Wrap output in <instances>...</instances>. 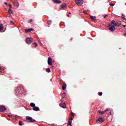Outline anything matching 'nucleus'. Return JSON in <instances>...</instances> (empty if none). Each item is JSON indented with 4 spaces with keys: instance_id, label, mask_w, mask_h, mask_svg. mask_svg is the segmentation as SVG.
<instances>
[{
    "instance_id": "nucleus-20",
    "label": "nucleus",
    "mask_w": 126,
    "mask_h": 126,
    "mask_svg": "<svg viewBox=\"0 0 126 126\" xmlns=\"http://www.w3.org/2000/svg\"><path fill=\"white\" fill-rule=\"evenodd\" d=\"M62 8H65L66 7V4H63L61 5Z\"/></svg>"
},
{
    "instance_id": "nucleus-7",
    "label": "nucleus",
    "mask_w": 126,
    "mask_h": 126,
    "mask_svg": "<svg viewBox=\"0 0 126 126\" xmlns=\"http://www.w3.org/2000/svg\"><path fill=\"white\" fill-rule=\"evenodd\" d=\"M48 64L49 65H52L53 64V61L52 60V58H51V57L48 58Z\"/></svg>"
},
{
    "instance_id": "nucleus-33",
    "label": "nucleus",
    "mask_w": 126,
    "mask_h": 126,
    "mask_svg": "<svg viewBox=\"0 0 126 126\" xmlns=\"http://www.w3.org/2000/svg\"><path fill=\"white\" fill-rule=\"evenodd\" d=\"M31 22H33V20L32 19H31L30 21H29V23H31Z\"/></svg>"
},
{
    "instance_id": "nucleus-37",
    "label": "nucleus",
    "mask_w": 126,
    "mask_h": 126,
    "mask_svg": "<svg viewBox=\"0 0 126 126\" xmlns=\"http://www.w3.org/2000/svg\"><path fill=\"white\" fill-rule=\"evenodd\" d=\"M110 115H111V116H113V115H114V113L112 112L111 111H110Z\"/></svg>"
},
{
    "instance_id": "nucleus-45",
    "label": "nucleus",
    "mask_w": 126,
    "mask_h": 126,
    "mask_svg": "<svg viewBox=\"0 0 126 126\" xmlns=\"http://www.w3.org/2000/svg\"><path fill=\"white\" fill-rule=\"evenodd\" d=\"M124 35H125V36H126V32L124 34Z\"/></svg>"
},
{
    "instance_id": "nucleus-17",
    "label": "nucleus",
    "mask_w": 126,
    "mask_h": 126,
    "mask_svg": "<svg viewBox=\"0 0 126 126\" xmlns=\"http://www.w3.org/2000/svg\"><path fill=\"white\" fill-rule=\"evenodd\" d=\"M54 2H56V3H61L62 2V1L60 0H54Z\"/></svg>"
},
{
    "instance_id": "nucleus-32",
    "label": "nucleus",
    "mask_w": 126,
    "mask_h": 126,
    "mask_svg": "<svg viewBox=\"0 0 126 126\" xmlns=\"http://www.w3.org/2000/svg\"><path fill=\"white\" fill-rule=\"evenodd\" d=\"M9 7H10V8H11L12 7V5H11V4H9Z\"/></svg>"
},
{
    "instance_id": "nucleus-8",
    "label": "nucleus",
    "mask_w": 126,
    "mask_h": 126,
    "mask_svg": "<svg viewBox=\"0 0 126 126\" xmlns=\"http://www.w3.org/2000/svg\"><path fill=\"white\" fill-rule=\"evenodd\" d=\"M59 105L62 107L63 108V109H65L66 105H65V103L63 102H62V103H61Z\"/></svg>"
},
{
    "instance_id": "nucleus-34",
    "label": "nucleus",
    "mask_w": 126,
    "mask_h": 126,
    "mask_svg": "<svg viewBox=\"0 0 126 126\" xmlns=\"http://www.w3.org/2000/svg\"><path fill=\"white\" fill-rule=\"evenodd\" d=\"M74 115V113L73 112H71V117H73Z\"/></svg>"
},
{
    "instance_id": "nucleus-4",
    "label": "nucleus",
    "mask_w": 126,
    "mask_h": 126,
    "mask_svg": "<svg viewBox=\"0 0 126 126\" xmlns=\"http://www.w3.org/2000/svg\"><path fill=\"white\" fill-rule=\"evenodd\" d=\"M75 2L77 5H82L83 4V0H75Z\"/></svg>"
},
{
    "instance_id": "nucleus-5",
    "label": "nucleus",
    "mask_w": 126,
    "mask_h": 126,
    "mask_svg": "<svg viewBox=\"0 0 126 126\" xmlns=\"http://www.w3.org/2000/svg\"><path fill=\"white\" fill-rule=\"evenodd\" d=\"M12 2H13V5L14 6L15 8H17V7H18V6H19V4L18 2L15 1V0H12Z\"/></svg>"
},
{
    "instance_id": "nucleus-18",
    "label": "nucleus",
    "mask_w": 126,
    "mask_h": 126,
    "mask_svg": "<svg viewBox=\"0 0 126 126\" xmlns=\"http://www.w3.org/2000/svg\"><path fill=\"white\" fill-rule=\"evenodd\" d=\"M99 114H101V115H103L106 113V111H98Z\"/></svg>"
},
{
    "instance_id": "nucleus-11",
    "label": "nucleus",
    "mask_w": 126,
    "mask_h": 126,
    "mask_svg": "<svg viewBox=\"0 0 126 126\" xmlns=\"http://www.w3.org/2000/svg\"><path fill=\"white\" fill-rule=\"evenodd\" d=\"M109 30L112 31V32L116 30V28H115V25L112 26L110 28H109Z\"/></svg>"
},
{
    "instance_id": "nucleus-27",
    "label": "nucleus",
    "mask_w": 126,
    "mask_h": 126,
    "mask_svg": "<svg viewBox=\"0 0 126 126\" xmlns=\"http://www.w3.org/2000/svg\"><path fill=\"white\" fill-rule=\"evenodd\" d=\"M23 124V122H22V121H19V126H22Z\"/></svg>"
},
{
    "instance_id": "nucleus-2",
    "label": "nucleus",
    "mask_w": 126,
    "mask_h": 126,
    "mask_svg": "<svg viewBox=\"0 0 126 126\" xmlns=\"http://www.w3.org/2000/svg\"><path fill=\"white\" fill-rule=\"evenodd\" d=\"M26 118H27V122L28 123H34L36 122L35 120L33 119V118H32V117L30 116H27Z\"/></svg>"
},
{
    "instance_id": "nucleus-13",
    "label": "nucleus",
    "mask_w": 126,
    "mask_h": 126,
    "mask_svg": "<svg viewBox=\"0 0 126 126\" xmlns=\"http://www.w3.org/2000/svg\"><path fill=\"white\" fill-rule=\"evenodd\" d=\"M1 71L5 72V68L4 67H0V72H1Z\"/></svg>"
},
{
    "instance_id": "nucleus-19",
    "label": "nucleus",
    "mask_w": 126,
    "mask_h": 126,
    "mask_svg": "<svg viewBox=\"0 0 126 126\" xmlns=\"http://www.w3.org/2000/svg\"><path fill=\"white\" fill-rule=\"evenodd\" d=\"M91 18L92 20H96V17L94 16H91Z\"/></svg>"
},
{
    "instance_id": "nucleus-9",
    "label": "nucleus",
    "mask_w": 126,
    "mask_h": 126,
    "mask_svg": "<svg viewBox=\"0 0 126 126\" xmlns=\"http://www.w3.org/2000/svg\"><path fill=\"white\" fill-rule=\"evenodd\" d=\"M72 120H73V118H70L69 119V120L68 121V124L67 126H72L71 125V123H72Z\"/></svg>"
},
{
    "instance_id": "nucleus-25",
    "label": "nucleus",
    "mask_w": 126,
    "mask_h": 126,
    "mask_svg": "<svg viewBox=\"0 0 126 126\" xmlns=\"http://www.w3.org/2000/svg\"><path fill=\"white\" fill-rule=\"evenodd\" d=\"M122 18L124 20L126 19V15H125V14H122Z\"/></svg>"
},
{
    "instance_id": "nucleus-44",
    "label": "nucleus",
    "mask_w": 126,
    "mask_h": 126,
    "mask_svg": "<svg viewBox=\"0 0 126 126\" xmlns=\"http://www.w3.org/2000/svg\"><path fill=\"white\" fill-rule=\"evenodd\" d=\"M8 116H9V117H11V115H8Z\"/></svg>"
},
{
    "instance_id": "nucleus-14",
    "label": "nucleus",
    "mask_w": 126,
    "mask_h": 126,
    "mask_svg": "<svg viewBox=\"0 0 126 126\" xmlns=\"http://www.w3.org/2000/svg\"><path fill=\"white\" fill-rule=\"evenodd\" d=\"M20 87L18 88L17 89V90L16 91V94H20Z\"/></svg>"
},
{
    "instance_id": "nucleus-29",
    "label": "nucleus",
    "mask_w": 126,
    "mask_h": 126,
    "mask_svg": "<svg viewBox=\"0 0 126 126\" xmlns=\"http://www.w3.org/2000/svg\"><path fill=\"white\" fill-rule=\"evenodd\" d=\"M103 94V93H102V92H99L98 93V95H99V96H102V94Z\"/></svg>"
},
{
    "instance_id": "nucleus-48",
    "label": "nucleus",
    "mask_w": 126,
    "mask_h": 126,
    "mask_svg": "<svg viewBox=\"0 0 126 126\" xmlns=\"http://www.w3.org/2000/svg\"><path fill=\"white\" fill-rule=\"evenodd\" d=\"M125 5H126V2L125 3Z\"/></svg>"
},
{
    "instance_id": "nucleus-1",
    "label": "nucleus",
    "mask_w": 126,
    "mask_h": 126,
    "mask_svg": "<svg viewBox=\"0 0 126 126\" xmlns=\"http://www.w3.org/2000/svg\"><path fill=\"white\" fill-rule=\"evenodd\" d=\"M121 24L122 23H121V21H117L116 22L115 20H113L111 22V25H114V26H117L118 27L121 26Z\"/></svg>"
},
{
    "instance_id": "nucleus-36",
    "label": "nucleus",
    "mask_w": 126,
    "mask_h": 126,
    "mask_svg": "<svg viewBox=\"0 0 126 126\" xmlns=\"http://www.w3.org/2000/svg\"><path fill=\"white\" fill-rule=\"evenodd\" d=\"M109 4H110V5H111V6H114V5H115V4H114V3H110Z\"/></svg>"
},
{
    "instance_id": "nucleus-16",
    "label": "nucleus",
    "mask_w": 126,
    "mask_h": 126,
    "mask_svg": "<svg viewBox=\"0 0 126 126\" xmlns=\"http://www.w3.org/2000/svg\"><path fill=\"white\" fill-rule=\"evenodd\" d=\"M30 106H31V107H32V108H34V107H36V105L35 104V103H33L32 102L30 103Z\"/></svg>"
},
{
    "instance_id": "nucleus-12",
    "label": "nucleus",
    "mask_w": 126,
    "mask_h": 126,
    "mask_svg": "<svg viewBox=\"0 0 126 126\" xmlns=\"http://www.w3.org/2000/svg\"><path fill=\"white\" fill-rule=\"evenodd\" d=\"M32 110L35 112H38V111H40V108H39L38 107L34 106L33 108H32Z\"/></svg>"
},
{
    "instance_id": "nucleus-10",
    "label": "nucleus",
    "mask_w": 126,
    "mask_h": 126,
    "mask_svg": "<svg viewBox=\"0 0 126 126\" xmlns=\"http://www.w3.org/2000/svg\"><path fill=\"white\" fill-rule=\"evenodd\" d=\"M6 110V108L4 106H0V112H4Z\"/></svg>"
},
{
    "instance_id": "nucleus-28",
    "label": "nucleus",
    "mask_w": 126,
    "mask_h": 126,
    "mask_svg": "<svg viewBox=\"0 0 126 126\" xmlns=\"http://www.w3.org/2000/svg\"><path fill=\"white\" fill-rule=\"evenodd\" d=\"M51 23H52V21H51V20H48V21H47V24L50 25V24H51Z\"/></svg>"
},
{
    "instance_id": "nucleus-40",
    "label": "nucleus",
    "mask_w": 126,
    "mask_h": 126,
    "mask_svg": "<svg viewBox=\"0 0 126 126\" xmlns=\"http://www.w3.org/2000/svg\"><path fill=\"white\" fill-rule=\"evenodd\" d=\"M4 4H5L6 5H7V3L4 2Z\"/></svg>"
},
{
    "instance_id": "nucleus-39",
    "label": "nucleus",
    "mask_w": 126,
    "mask_h": 126,
    "mask_svg": "<svg viewBox=\"0 0 126 126\" xmlns=\"http://www.w3.org/2000/svg\"><path fill=\"white\" fill-rule=\"evenodd\" d=\"M84 13L86 14V13H87L86 12V11H84Z\"/></svg>"
},
{
    "instance_id": "nucleus-22",
    "label": "nucleus",
    "mask_w": 126,
    "mask_h": 126,
    "mask_svg": "<svg viewBox=\"0 0 126 126\" xmlns=\"http://www.w3.org/2000/svg\"><path fill=\"white\" fill-rule=\"evenodd\" d=\"M3 29V26L2 24H0V31H1Z\"/></svg>"
},
{
    "instance_id": "nucleus-30",
    "label": "nucleus",
    "mask_w": 126,
    "mask_h": 126,
    "mask_svg": "<svg viewBox=\"0 0 126 126\" xmlns=\"http://www.w3.org/2000/svg\"><path fill=\"white\" fill-rule=\"evenodd\" d=\"M103 16H104V18H106V17H107V16H108V15L104 14V15H103Z\"/></svg>"
},
{
    "instance_id": "nucleus-26",
    "label": "nucleus",
    "mask_w": 126,
    "mask_h": 126,
    "mask_svg": "<svg viewBox=\"0 0 126 126\" xmlns=\"http://www.w3.org/2000/svg\"><path fill=\"white\" fill-rule=\"evenodd\" d=\"M46 71L47 72H51V69H50V68H47L46 69Z\"/></svg>"
},
{
    "instance_id": "nucleus-41",
    "label": "nucleus",
    "mask_w": 126,
    "mask_h": 126,
    "mask_svg": "<svg viewBox=\"0 0 126 126\" xmlns=\"http://www.w3.org/2000/svg\"><path fill=\"white\" fill-rule=\"evenodd\" d=\"M69 14H71V12H69Z\"/></svg>"
},
{
    "instance_id": "nucleus-6",
    "label": "nucleus",
    "mask_w": 126,
    "mask_h": 126,
    "mask_svg": "<svg viewBox=\"0 0 126 126\" xmlns=\"http://www.w3.org/2000/svg\"><path fill=\"white\" fill-rule=\"evenodd\" d=\"M104 122L103 118L99 117L98 120L96 121V124H102Z\"/></svg>"
},
{
    "instance_id": "nucleus-15",
    "label": "nucleus",
    "mask_w": 126,
    "mask_h": 126,
    "mask_svg": "<svg viewBox=\"0 0 126 126\" xmlns=\"http://www.w3.org/2000/svg\"><path fill=\"white\" fill-rule=\"evenodd\" d=\"M66 88V84H64L63 86H62V89L63 90H65Z\"/></svg>"
},
{
    "instance_id": "nucleus-24",
    "label": "nucleus",
    "mask_w": 126,
    "mask_h": 126,
    "mask_svg": "<svg viewBox=\"0 0 126 126\" xmlns=\"http://www.w3.org/2000/svg\"><path fill=\"white\" fill-rule=\"evenodd\" d=\"M25 31L26 33H29V32H30V29H27L25 30Z\"/></svg>"
},
{
    "instance_id": "nucleus-3",
    "label": "nucleus",
    "mask_w": 126,
    "mask_h": 126,
    "mask_svg": "<svg viewBox=\"0 0 126 126\" xmlns=\"http://www.w3.org/2000/svg\"><path fill=\"white\" fill-rule=\"evenodd\" d=\"M32 42H33V38H32L27 37L26 39V42L28 45H30Z\"/></svg>"
},
{
    "instance_id": "nucleus-35",
    "label": "nucleus",
    "mask_w": 126,
    "mask_h": 126,
    "mask_svg": "<svg viewBox=\"0 0 126 126\" xmlns=\"http://www.w3.org/2000/svg\"><path fill=\"white\" fill-rule=\"evenodd\" d=\"M33 30H34V29H33V28L30 29V32H31V31H33Z\"/></svg>"
},
{
    "instance_id": "nucleus-43",
    "label": "nucleus",
    "mask_w": 126,
    "mask_h": 126,
    "mask_svg": "<svg viewBox=\"0 0 126 126\" xmlns=\"http://www.w3.org/2000/svg\"><path fill=\"white\" fill-rule=\"evenodd\" d=\"M38 42H39V43H41V40H39Z\"/></svg>"
},
{
    "instance_id": "nucleus-42",
    "label": "nucleus",
    "mask_w": 126,
    "mask_h": 126,
    "mask_svg": "<svg viewBox=\"0 0 126 126\" xmlns=\"http://www.w3.org/2000/svg\"><path fill=\"white\" fill-rule=\"evenodd\" d=\"M67 16H68V17H69V15L67 14Z\"/></svg>"
},
{
    "instance_id": "nucleus-31",
    "label": "nucleus",
    "mask_w": 126,
    "mask_h": 126,
    "mask_svg": "<svg viewBox=\"0 0 126 126\" xmlns=\"http://www.w3.org/2000/svg\"><path fill=\"white\" fill-rule=\"evenodd\" d=\"M33 45H35V48H36V47H37V46H38V44H37V43H33Z\"/></svg>"
},
{
    "instance_id": "nucleus-38",
    "label": "nucleus",
    "mask_w": 126,
    "mask_h": 126,
    "mask_svg": "<svg viewBox=\"0 0 126 126\" xmlns=\"http://www.w3.org/2000/svg\"><path fill=\"white\" fill-rule=\"evenodd\" d=\"M104 111H105V112H107L108 111H110V110L109 109H106V110H105Z\"/></svg>"
},
{
    "instance_id": "nucleus-47",
    "label": "nucleus",
    "mask_w": 126,
    "mask_h": 126,
    "mask_svg": "<svg viewBox=\"0 0 126 126\" xmlns=\"http://www.w3.org/2000/svg\"><path fill=\"white\" fill-rule=\"evenodd\" d=\"M126 27V25H124V27Z\"/></svg>"
},
{
    "instance_id": "nucleus-23",
    "label": "nucleus",
    "mask_w": 126,
    "mask_h": 126,
    "mask_svg": "<svg viewBox=\"0 0 126 126\" xmlns=\"http://www.w3.org/2000/svg\"><path fill=\"white\" fill-rule=\"evenodd\" d=\"M62 98H65V93H63L61 94Z\"/></svg>"
},
{
    "instance_id": "nucleus-21",
    "label": "nucleus",
    "mask_w": 126,
    "mask_h": 126,
    "mask_svg": "<svg viewBox=\"0 0 126 126\" xmlns=\"http://www.w3.org/2000/svg\"><path fill=\"white\" fill-rule=\"evenodd\" d=\"M8 12H9V14H13V11H12L11 10V9H9L8 10Z\"/></svg>"
},
{
    "instance_id": "nucleus-46",
    "label": "nucleus",
    "mask_w": 126,
    "mask_h": 126,
    "mask_svg": "<svg viewBox=\"0 0 126 126\" xmlns=\"http://www.w3.org/2000/svg\"><path fill=\"white\" fill-rule=\"evenodd\" d=\"M10 22H11V23H13V22H12V21H11Z\"/></svg>"
}]
</instances>
